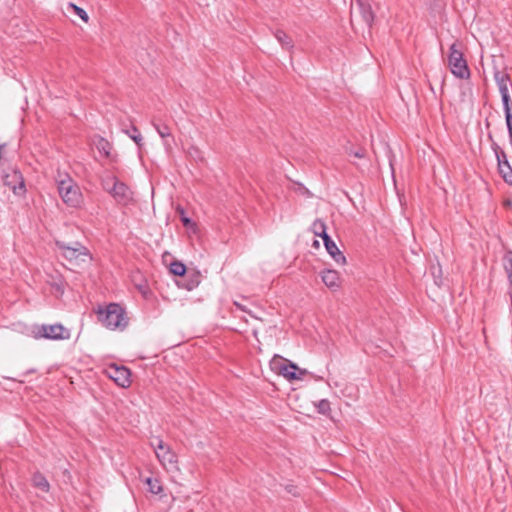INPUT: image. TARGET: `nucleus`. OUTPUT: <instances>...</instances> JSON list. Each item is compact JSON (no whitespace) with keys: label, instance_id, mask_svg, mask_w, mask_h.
<instances>
[{"label":"nucleus","instance_id":"nucleus-9","mask_svg":"<svg viewBox=\"0 0 512 512\" xmlns=\"http://www.w3.org/2000/svg\"><path fill=\"white\" fill-rule=\"evenodd\" d=\"M106 374L120 387L126 388L131 384L130 370L124 366L112 364L106 369Z\"/></svg>","mask_w":512,"mask_h":512},{"label":"nucleus","instance_id":"nucleus-6","mask_svg":"<svg viewBox=\"0 0 512 512\" xmlns=\"http://www.w3.org/2000/svg\"><path fill=\"white\" fill-rule=\"evenodd\" d=\"M151 445L154 447L157 459L168 472L178 470L177 456L168 445L159 438H156Z\"/></svg>","mask_w":512,"mask_h":512},{"label":"nucleus","instance_id":"nucleus-33","mask_svg":"<svg viewBox=\"0 0 512 512\" xmlns=\"http://www.w3.org/2000/svg\"><path fill=\"white\" fill-rule=\"evenodd\" d=\"M287 491H288L289 493H292L293 495H297V494H296V492H295L294 487H292V486H291V487H289V486H288V487H287Z\"/></svg>","mask_w":512,"mask_h":512},{"label":"nucleus","instance_id":"nucleus-2","mask_svg":"<svg viewBox=\"0 0 512 512\" xmlns=\"http://www.w3.org/2000/svg\"><path fill=\"white\" fill-rule=\"evenodd\" d=\"M98 321L108 329H124L128 324L125 310L117 303L105 307L98 306L95 310Z\"/></svg>","mask_w":512,"mask_h":512},{"label":"nucleus","instance_id":"nucleus-18","mask_svg":"<svg viewBox=\"0 0 512 512\" xmlns=\"http://www.w3.org/2000/svg\"><path fill=\"white\" fill-rule=\"evenodd\" d=\"M32 483L36 488H38L42 492L49 491L50 485H49L48 480L46 479V477L44 475H42L39 472H37L33 475Z\"/></svg>","mask_w":512,"mask_h":512},{"label":"nucleus","instance_id":"nucleus-16","mask_svg":"<svg viewBox=\"0 0 512 512\" xmlns=\"http://www.w3.org/2000/svg\"><path fill=\"white\" fill-rule=\"evenodd\" d=\"M93 143L101 154H103L106 158L110 157L112 145L108 140H106L103 137L97 136L94 139Z\"/></svg>","mask_w":512,"mask_h":512},{"label":"nucleus","instance_id":"nucleus-17","mask_svg":"<svg viewBox=\"0 0 512 512\" xmlns=\"http://www.w3.org/2000/svg\"><path fill=\"white\" fill-rule=\"evenodd\" d=\"M153 126L156 129V131L158 132V134L160 135V137L164 140V146L166 147V149L170 150L171 144L168 141V139L171 138L173 140V137L170 132V128L167 125H159L156 123H153Z\"/></svg>","mask_w":512,"mask_h":512},{"label":"nucleus","instance_id":"nucleus-26","mask_svg":"<svg viewBox=\"0 0 512 512\" xmlns=\"http://www.w3.org/2000/svg\"><path fill=\"white\" fill-rule=\"evenodd\" d=\"M316 407H317L318 412L323 414V415L328 414L330 412V410H331L330 402L327 399L320 400L317 403Z\"/></svg>","mask_w":512,"mask_h":512},{"label":"nucleus","instance_id":"nucleus-27","mask_svg":"<svg viewBox=\"0 0 512 512\" xmlns=\"http://www.w3.org/2000/svg\"><path fill=\"white\" fill-rule=\"evenodd\" d=\"M68 7L73 9L74 12L84 21V22H88L89 20V17H88V14L86 13V11L78 6H76L75 4L73 3H69L68 4Z\"/></svg>","mask_w":512,"mask_h":512},{"label":"nucleus","instance_id":"nucleus-28","mask_svg":"<svg viewBox=\"0 0 512 512\" xmlns=\"http://www.w3.org/2000/svg\"><path fill=\"white\" fill-rule=\"evenodd\" d=\"M501 99H502V103H503L504 112L512 111V101H511L510 94L505 93V95L501 96Z\"/></svg>","mask_w":512,"mask_h":512},{"label":"nucleus","instance_id":"nucleus-21","mask_svg":"<svg viewBox=\"0 0 512 512\" xmlns=\"http://www.w3.org/2000/svg\"><path fill=\"white\" fill-rule=\"evenodd\" d=\"M169 270L175 276H183L186 272V266L180 261H174L170 264Z\"/></svg>","mask_w":512,"mask_h":512},{"label":"nucleus","instance_id":"nucleus-5","mask_svg":"<svg viewBox=\"0 0 512 512\" xmlns=\"http://www.w3.org/2000/svg\"><path fill=\"white\" fill-rule=\"evenodd\" d=\"M448 65L451 73L460 79H467L470 76V71L466 60L464 59L462 51L458 48L457 43H453L449 49Z\"/></svg>","mask_w":512,"mask_h":512},{"label":"nucleus","instance_id":"nucleus-4","mask_svg":"<svg viewBox=\"0 0 512 512\" xmlns=\"http://www.w3.org/2000/svg\"><path fill=\"white\" fill-rule=\"evenodd\" d=\"M55 244L61 251V255L72 264L78 265L90 258L88 249L79 242L69 244L65 241L56 240Z\"/></svg>","mask_w":512,"mask_h":512},{"label":"nucleus","instance_id":"nucleus-12","mask_svg":"<svg viewBox=\"0 0 512 512\" xmlns=\"http://www.w3.org/2000/svg\"><path fill=\"white\" fill-rule=\"evenodd\" d=\"M360 16L364 23L371 28L375 19V13L372 9L371 0H355Z\"/></svg>","mask_w":512,"mask_h":512},{"label":"nucleus","instance_id":"nucleus-1","mask_svg":"<svg viewBox=\"0 0 512 512\" xmlns=\"http://www.w3.org/2000/svg\"><path fill=\"white\" fill-rule=\"evenodd\" d=\"M55 183L60 198L67 206L77 208L83 203L81 189L68 173L58 170Z\"/></svg>","mask_w":512,"mask_h":512},{"label":"nucleus","instance_id":"nucleus-23","mask_svg":"<svg viewBox=\"0 0 512 512\" xmlns=\"http://www.w3.org/2000/svg\"><path fill=\"white\" fill-rule=\"evenodd\" d=\"M126 134L140 147L142 145V136L136 126H132L131 132L126 130Z\"/></svg>","mask_w":512,"mask_h":512},{"label":"nucleus","instance_id":"nucleus-22","mask_svg":"<svg viewBox=\"0 0 512 512\" xmlns=\"http://www.w3.org/2000/svg\"><path fill=\"white\" fill-rule=\"evenodd\" d=\"M327 229L326 227V224L323 220L321 219H316L313 223H312V227H311V230L312 232L314 233L315 236H319L321 235V233H324V231Z\"/></svg>","mask_w":512,"mask_h":512},{"label":"nucleus","instance_id":"nucleus-31","mask_svg":"<svg viewBox=\"0 0 512 512\" xmlns=\"http://www.w3.org/2000/svg\"><path fill=\"white\" fill-rule=\"evenodd\" d=\"M105 185L107 187H112L113 186V182H111V177L108 178V179L103 180L102 186H103L104 189H105Z\"/></svg>","mask_w":512,"mask_h":512},{"label":"nucleus","instance_id":"nucleus-8","mask_svg":"<svg viewBox=\"0 0 512 512\" xmlns=\"http://www.w3.org/2000/svg\"><path fill=\"white\" fill-rule=\"evenodd\" d=\"M111 182H113V186L107 187L105 185V191L111 194L117 203L128 205L133 199L132 191L125 183L118 181L115 177H111Z\"/></svg>","mask_w":512,"mask_h":512},{"label":"nucleus","instance_id":"nucleus-13","mask_svg":"<svg viewBox=\"0 0 512 512\" xmlns=\"http://www.w3.org/2000/svg\"><path fill=\"white\" fill-rule=\"evenodd\" d=\"M320 276L330 290L336 291L341 287V278L336 270L325 269L321 271Z\"/></svg>","mask_w":512,"mask_h":512},{"label":"nucleus","instance_id":"nucleus-15","mask_svg":"<svg viewBox=\"0 0 512 512\" xmlns=\"http://www.w3.org/2000/svg\"><path fill=\"white\" fill-rule=\"evenodd\" d=\"M326 251L329 253V255L332 257V259L338 264V265H345L346 264V257L344 254L339 250L336 243L332 241H328L325 245Z\"/></svg>","mask_w":512,"mask_h":512},{"label":"nucleus","instance_id":"nucleus-14","mask_svg":"<svg viewBox=\"0 0 512 512\" xmlns=\"http://www.w3.org/2000/svg\"><path fill=\"white\" fill-rule=\"evenodd\" d=\"M493 76H494V80L498 86L501 96L505 95V93L509 94V85H510L509 75L506 72L501 71L495 67Z\"/></svg>","mask_w":512,"mask_h":512},{"label":"nucleus","instance_id":"nucleus-7","mask_svg":"<svg viewBox=\"0 0 512 512\" xmlns=\"http://www.w3.org/2000/svg\"><path fill=\"white\" fill-rule=\"evenodd\" d=\"M489 140L491 143V148L495 153L497 163H498V171L502 176L503 180L512 185V167L510 166L506 153L500 148V146L494 141L491 133L488 134Z\"/></svg>","mask_w":512,"mask_h":512},{"label":"nucleus","instance_id":"nucleus-20","mask_svg":"<svg viewBox=\"0 0 512 512\" xmlns=\"http://www.w3.org/2000/svg\"><path fill=\"white\" fill-rule=\"evenodd\" d=\"M145 482L152 494H160L162 492V486L158 479L148 477L146 478Z\"/></svg>","mask_w":512,"mask_h":512},{"label":"nucleus","instance_id":"nucleus-32","mask_svg":"<svg viewBox=\"0 0 512 512\" xmlns=\"http://www.w3.org/2000/svg\"><path fill=\"white\" fill-rule=\"evenodd\" d=\"M234 305L242 311H246V307L238 301H234Z\"/></svg>","mask_w":512,"mask_h":512},{"label":"nucleus","instance_id":"nucleus-25","mask_svg":"<svg viewBox=\"0 0 512 512\" xmlns=\"http://www.w3.org/2000/svg\"><path fill=\"white\" fill-rule=\"evenodd\" d=\"M176 213L179 215L180 220L185 227L188 228L193 225V222L191 221V219L189 217H187L184 209L181 206H177Z\"/></svg>","mask_w":512,"mask_h":512},{"label":"nucleus","instance_id":"nucleus-29","mask_svg":"<svg viewBox=\"0 0 512 512\" xmlns=\"http://www.w3.org/2000/svg\"><path fill=\"white\" fill-rule=\"evenodd\" d=\"M318 237L322 238L324 246L326 245V243H328V241H332L331 237L328 235L326 230L324 231V233H321V235H319Z\"/></svg>","mask_w":512,"mask_h":512},{"label":"nucleus","instance_id":"nucleus-24","mask_svg":"<svg viewBox=\"0 0 512 512\" xmlns=\"http://www.w3.org/2000/svg\"><path fill=\"white\" fill-rule=\"evenodd\" d=\"M505 270L508 275L510 286L512 287V252H508L504 258Z\"/></svg>","mask_w":512,"mask_h":512},{"label":"nucleus","instance_id":"nucleus-19","mask_svg":"<svg viewBox=\"0 0 512 512\" xmlns=\"http://www.w3.org/2000/svg\"><path fill=\"white\" fill-rule=\"evenodd\" d=\"M274 36L283 47H285V48L293 47L292 39L284 31L276 30L274 32Z\"/></svg>","mask_w":512,"mask_h":512},{"label":"nucleus","instance_id":"nucleus-30","mask_svg":"<svg viewBox=\"0 0 512 512\" xmlns=\"http://www.w3.org/2000/svg\"><path fill=\"white\" fill-rule=\"evenodd\" d=\"M353 155L357 158H364L365 157V151L363 149H360L353 153Z\"/></svg>","mask_w":512,"mask_h":512},{"label":"nucleus","instance_id":"nucleus-10","mask_svg":"<svg viewBox=\"0 0 512 512\" xmlns=\"http://www.w3.org/2000/svg\"><path fill=\"white\" fill-rule=\"evenodd\" d=\"M41 337L52 340H64L70 338V331L61 324L42 325L38 331Z\"/></svg>","mask_w":512,"mask_h":512},{"label":"nucleus","instance_id":"nucleus-3","mask_svg":"<svg viewBox=\"0 0 512 512\" xmlns=\"http://www.w3.org/2000/svg\"><path fill=\"white\" fill-rule=\"evenodd\" d=\"M269 365L274 373L283 376L289 381L300 380L306 374V370L298 368L295 363L280 355H274Z\"/></svg>","mask_w":512,"mask_h":512},{"label":"nucleus","instance_id":"nucleus-11","mask_svg":"<svg viewBox=\"0 0 512 512\" xmlns=\"http://www.w3.org/2000/svg\"><path fill=\"white\" fill-rule=\"evenodd\" d=\"M4 184L8 186L14 194L20 195L25 192L24 179L17 170H13L11 173L5 175Z\"/></svg>","mask_w":512,"mask_h":512}]
</instances>
